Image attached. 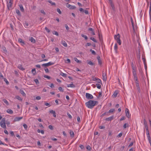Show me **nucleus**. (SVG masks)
Segmentation results:
<instances>
[{"label": "nucleus", "mask_w": 151, "mask_h": 151, "mask_svg": "<svg viewBox=\"0 0 151 151\" xmlns=\"http://www.w3.org/2000/svg\"><path fill=\"white\" fill-rule=\"evenodd\" d=\"M125 111L127 116L128 118L130 117L131 114H129V109L127 108H126Z\"/></svg>", "instance_id": "nucleus-9"}, {"label": "nucleus", "mask_w": 151, "mask_h": 151, "mask_svg": "<svg viewBox=\"0 0 151 151\" xmlns=\"http://www.w3.org/2000/svg\"><path fill=\"white\" fill-rule=\"evenodd\" d=\"M3 101L4 103H5L6 104V105H9V103L8 101L5 99H4L3 100Z\"/></svg>", "instance_id": "nucleus-30"}, {"label": "nucleus", "mask_w": 151, "mask_h": 151, "mask_svg": "<svg viewBox=\"0 0 151 151\" xmlns=\"http://www.w3.org/2000/svg\"><path fill=\"white\" fill-rule=\"evenodd\" d=\"M65 62L67 63H69L70 62V60L69 59H68L65 61Z\"/></svg>", "instance_id": "nucleus-59"}, {"label": "nucleus", "mask_w": 151, "mask_h": 151, "mask_svg": "<svg viewBox=\"0 0 151 151\" xmlns=\"http://www.w3.org/2000/svg\"><path fill=\"white\" fill-rule=\"evenodd\" d=\"M58 90H59L60 91L63 92V90L62 89V87H59L58 88Z\"/></svg>", "instance_id": "nucleus-58"}, {"label": "nucleus", "mask_w": 151, "mask_h": 151, "mask_svg": "<svg viewBox=\"0 0 151 151\" xmlns=\"http://www.w3.org/2000/svg\"><path fill=\"white\" fill-rule=\"evenodd\" d=\"M23 126L24 127V129H25V130H27V125L25 124H24L23 125Z\"/></svg>", "instance_id": "nucleus-57"}, {"label": "nucleus", "mask_w": 151, "mask_h": 151, "mask_svg": "<svg viewBox=\"0 0 151 151\" xmlns=\"http://www.w3.org/2000/svg\"><path fill=\"white\" fill-rule=\"evenodd\" d=\"M115 111V109H111L109 110V111L108 112V113H112L114 112Z\"/></svg>", "instance_id": "nucleus-41"}, {"label": "nucleus", "mask_w": 151, "mask_h": 151, "mask_svg": "<svg viewBox=\"0 0 151 151\" xmlns=\"http://www.w3.org/2000/svg\"><path fill=\"white\" fill-rule=\"evenodd\" d=\"M48 128L51 130H52L53 129V127L52 125H49L48 126Z\"/></svg>", "instance_id": "nucleus-53"}, {"label": "nucleus", "mask_w": 151, "mask_h": 151, "mask_svg": "<svg viewBox=\"0 0 151 151\" xmlns=\"http://www.w3.org/2000/svg\"><path fill=\"white\" fill-rule=\"evenodd\" d=\"M32 72L33 75H35L36 73V71L35 68H34L32 70Z\"/></svg>", "instance_id": "nucleus-39"}, {"label": "nucleus", "mask_w": 151, "mask_h": 151, "mask_svg": "<svg viewBox=\"0 0 151 151\" xmlns=\"http://www.w3.org/2000/svg\"><path fill=\"white\" fill-rule=\"evenodd\" d=\"M18 42H19L21 43L22 44V45L25 44L24 41L21 38H19L18 39Z\"/></svg>", "instance_id": "nucleus-15"}, {"label": "nucleus", "mask_w": 151, "mask_h": 151, "mask_svg": "<svg viewBox=\"0 0 151 151\" xmlns=\"http://www.w3.org/2000/svg\"><path fill=\"white\" fill-rule=\"evenodd\" d=\"M57 12L60 14H62V12L60 11V9L59 8H57Z\"/></svg>", "instance_id": "nucleus-51"}, {"label": "nucleus", "mask_w": 151, "mask_h": 151, "mask_svg": "<svg viewBox=\"0 0 151 151\" xmlns=\"http://www.w3.org/2000/svg\"><path fill=\"white\" fill-rule=\"evenodd\" d=\"M120 35L118 34L114 36V39L120 45L121 44V42L120 40Z\"/></svg>", "instance_id": "nucleus-2"}, {"label": "nucleus", "mask_w": 151, "mask_h": 151, "mask_svg": "<svg viewBox=\"0 0 151 151\" xmlns=\"http://www.w3.org/2000/svg\"><path fill=\"white\" fill-rule=\"evenodd\" d=\"M45 105L46 106H48L49 107H50V104L47 102L45 103Z\"/></svg>", "instance_id": "nucleus-63"}, {"label": "nucleus", "mask_w": 151, "mask_h": 151, "mask_svg": "<svg viewBox=\"0 0 151 151\" xmlns=\"http://www.w3.org/2000/svg\"><path fill=\"white\" fill-rule=\"evenodd\" d=\"M23 119V117H16L14 119V121H19L21 119Z\"/></svg>", "instance_id": "nucleus-14"}, {"label": "nucleus", "mask_w": 151, "mask_h": 151, "mask_svg": "<svg viewBox=\"0 0 151 151\" xmlns=\"http://www.w3.org/2000/svg\"><path fill=\"white\" fill-rule=\"evenodd\" d=\"M52 33H53V34L54 35H56L57 36H58V33L56 31H53Z\"/></svg>", "instance_id": "nucleus-49"}, {"label": "nucleus", "mask_w": 151, "mask_h": 151, "mask_svg": "<svg viewBox=\"0 0 151 151\" xmlns=\"http://www.w3.org/2000/svg\"><path fill=\"white\" fill-rule=\"evenodd\" d=\"M118 91H115L113 95V97H114L115 98L116 97L118 94Z\"/></svg>", "instance_id": "nucleus-23"}, {"label": "nucleus", "mask_w": 151, "mask_h": 151, "mask_svg": "<svg viewBox=\"0 0 151 151\" xmlns=\"http://www.w3.org/2000/svg\"><path fill=\"white\" fill-rule=\"evenodd\" d=\"M134 79L135 81L138 80L137 75L134 76Z\"/></svg>", "instance_id": "nucleus-54"}, {"label": "nucleus", "mask_w": 151, "mask_h": 151, "mask_svg": "<svg viewBox=\"0 0 151 151\" xmlns=\"http://www.w3.org/2000/svg\"><path fill=\"white\" fill-rule=\"evenodd\" d=\"M18 68L22 70H24L25 69L24 68L22 67V65L20 64L18 65Z\"/></svg>", "instance_id": "nucleus-20"}, {"label": "nucleus", "mask_w": 151, "mask_h": 151, "mask_svg": "<svg viewBox=\"0 0 151 151\" xmlns=\"http://www.w3.org/2000/svg\"><path fill=\"white\" fill-rule=\"evenodd\" d=\"M19 7L20 10L23 12H24V9L22 5L21 4L19 5Z\"/></svg>", "instance_id": "nucleus-26"}, {"label": "nucleus", "mask_w": 151, "mask_h": 151, "mask_svg": "<svg viewBox=\"0 0 151 151\" xmlns=\"http://www.w3.org/2000/svg\"><path fill=\"white\" fill-rule=\"evenodd\" d=\"M86 98L88 99H92L93 98V96L91 94L88 93H86Z\"/></svg>", "instance_id": "nucleus-7"}, {"label": "nucleus", "mask_w": 151, "mask_h": 151, "mask_svg": "<svg viewBox=\"0 0 151 151\" xmlns=\"http://www.w3.org/2000/svg\"><path fill=\"white\" fill-rule=\"evenodd\" d=\"M20 92L24 96H26V94L24 92V91L23 90H20Z\"/></svg>", "instance_id": "nucleus-32"}, {"label": "nucleus", "mask_w": 151, "mask_h": 151, "mask_svg": "<svg viewBox=\"0 0 151 151\" xmlns=\"http://www.w3.org/2000/svg\"><path fill=\"white\" fill-rule=\"evenodd\" d=\"M16 12L18 15H21V13H20L18 9H17L16 10Z\"/></svg>", "instance_id": "nucleus-45"}, {"label": "nucleus", "mask_w": 151, "mask_h": 151, "mask_svg": "<svg viewBox=\"0 0 151 151\" xmlns=\"http://www.w3.org/2000/svg\"><path fill=\"white\" fill-rule=\"evenodd\" d=\"M54 64V63L52 62H50L47 63L43 64L42 65L43 67H47L53 65Z\"/></svg>", "instance_id": "nucleus-5"}, {"label": "nucleus", "mask_w": 151, "mask_h": 151, "mask_svg": "<svg viewBox=\"0 0 151 151\" xmlns=\"http://www.w3.org/2000/svg\"><path fill=\"white\" fill-rule=\"evenodd\" d=\"M127 127H128V124L125 123V124H124V125H123V127L124 128H126Z\"/></svg>", "instance_id": "nucleus-55"}, {"label": "nucleus", "mask_w": 151, "mask_h": 151, "mask_svg": "<svg viewBox=\"0 0 151 151\" xmlns=\"http://www.w3.org/2000/svg\"><path fill=\"white\" fill-rule=\"evenodd\" d=\"M117 46L116 43L115 44L114 46V49L116 52L117 49Z\"/></svg>", "instance_id": "nucleus-47"}, {"label": "nucleus", "mask_w": 151, "mask_h": 151, "mask_svg": "<svg viewBox=\"0 0 151 151\" xmlns=\"http://www.w3.org/2000/svg\"><path fill=\"white\" fill-rule=\"evenodd\" d=\"M61 44L63 45V46H65V47H67V45L66 42L63 40H62L61 41Z\"/></svg>", "instance_id": "nucleus-18"}, {"label": "nucleus", "mask_w": 151, "mask_h": 151, "mask_svg": "<svg viewBox=\"0 0 151 151\" xmlns=\"http://www.w3.org/2000/svg\"><path fill=\"white\" fill-rule=\"evenodd\" d=\"M44 77L45 78H47L48 79L50 78V76L46 75H45L44 76Z\"/></svg>", "instance_id": "nucleus-52"}, {"label": "nucleus", "mask_w": 151, "mask_h": 151, "mask_svg": "<svg viewBox=\"0 0 151 151\" xmlns=\"http://www.w3.org/2000/svg\"><path fill=\"white\" fill-rule=\"evenodd\" d=\"M49 112L51 114H53V116L55 117H56V113L54 111L52 110H50L49 111Z\"/></svg>", "instance_id": "nucleus-13"}, {"label": "nucleus", "mask_w": 151, "mask_h": 151, "mask_svg": "<svg viewBox=\"0 0 151 151\" xmlns=\"http://www.w3.org/2000/svg\"><path fill=\"white\" fill-rule=\"evenodd\" d=\"M86 149L90 150H91V147L90 146H89V145H88L87 146H86Z\"/></svg>", "instance_id": "nucleus-56"}, {"label": "nucleus", "mask_w": 151, "mask_h": 151, "mask_svg": "<svg viewBox=\"0 0 151 151\" xmlns=\"http://www.w3.org/2000/svg\"><path fill=\"white\" fill-rule=\"evenodd\" d=\"M3 79H4V81L5 82L7 85H8L9 84V82L5 78H4Z\"/></svg>", "instance_id": "nucleus-46"}, {"label": "nucleus", "mask_w": 151, "mask_h": 151, "mask_svg": "<svg viewBox=\"0 0 151 151\" xmlns=\"http://www.w3.org/2000/svg\"><path fill=\"white\" fill-rule=\"evenodd\" d=\"M68 87L74 88L75 87L73 82H71L70 84H68Z\"/></svg>", "instance_id": "nucleus-17"}, {"label": "nucleus", "mask_w": 151, "mask_h": 151, "mask_svg": "<svg viewBox=\"0 0 151 151\" xmlns=\"http://www.w3.org/2000/svg\"><path fill=\"white\" fill-rule=\"evenodd\" d=\"M135 83H136V86L137 87L138 91L139 92H140V89L139 83L138 80L135 81Z\"/></svg>", "instance_id": "nucleus-6"}, {"label": "nucleus", "mask_w": 151, "mask_h": 151, "mask_svg": "<svg viewBox=\"0 0 151 151\" xmlns=\"http://www.w3.org/2000/svg\"><path fill=\"white\" fill-rule=\"evenodd\" d=\"M114 119V116H112L110 117H109L108 118H106L105 120L106 121H111L112 120Z\"/></svg>", "instance_id": "nucleus-11"}, {"label": "nucleus", "mask_w": 151, "mask_h": 151, "mask_svg": "<svg viewBox=\"0 0 151 151\" xmlns=\"http://www.w3.org/2000/svg\"><path fill=\"white\" fill-rule=\"evenodd\" d=\"M81 36L85 38V40H87L88 39V38L84 34H82L81 35Z\"/></svg>", "instance_id": "nucleus-34"}, {"label": "nucleus", "mask_w": 151, "mask_h": 151, "mask_svg": "<svg viewBox=\"0 0 151 151\" xmlns=\"http://www.w3.org/2000/svg\"><path fill=\"white\" fill-rule=\"evenodd\" d=\"M98 103V102L97 101L89 100L88 102H86L85 104L88 108L92 109L95 105H97Z\"/></svg>", "instance_id": "nucleus-1"}, {"label": "nucleus", "mask_w": 151, "mask_h": 151, "mask_svg": "<svg viewBox=\"0 0 151 151\" xmlns=\"http://www.w3.org/2000/svg\"><path fill=\"white\" fill-rule=\"evenodd\" d=\"M90 39L91 40H92L94 42H97V41L94 37H91L90 38Z\"/></svg>", "instance_id": "nucleus-29"}, {"label": "nucleus", "mask_w": 151, "mask_h": 151, "mask_svg": "<svg viewBox=\"0 0 151 151\" xmlns=\"http://www.w3.org/2000/svg\"><path fill=\"white\" fill-rule=\"evenodd\" d=\"M91 43H87L86 45V47H87V46H90L91 45Z\"/></svg>", "instance_id": "nucleus-62"}, {"label": "nucleus", "mask_w": 151, "mask_h": 151, "mask_svg": "<svg viewBox=\"0 0 151 151\" xmlns=\"http://www.w3.org/2000/svg\"><path fill=\"white\" fill-rule=\"evenodd\" d=\"M90 51L94 55H96V52H95V51L93 50H92L91 49L90 50Z\"/></svg>", "instance_id": "nucleus-43"}, {"label": "nucleus", "mask_w": 151, "mask_h": 151, "mask_svg": "<svg viewBox=\"0 0 151 151\" xmlns=\"http://www.w3.org/2000/svg\"><path fill=\"white\" fill-rule=\"evenodd\" d=\"M48 2L51 4L52 5H55V4L54 2H52L51 1L49 0Z\"/></svg>", "instance_id": "nucleus-48"}, {"label": "nucleus", "mask_w": 151, "mask_h": 151, "mask_svg": "<svg viewBox=\"0 0 151 151\" xmlns=\"http://www.w3.org/2000/svg\"><path fill=\"white\" fill-rule=\"evenodd\" d=\"M102 77L104 81H106V80L107 77L105 74L103 73Z\"/></svg>", "instance_id": "nucleus-21"}, {"label": "nucleus", "mask_w": 151, "mask_h": 151, "mask_svg": "<svg viewBox=\"0 0 151 151\" xmlns=\"http://www.w3.org/2000/svg\"><path fill=\"white\" fill-rule=\"evenodd\" d=\"M142 59L143 60V62L144 64L146 63V59L145 58V57L144 56V57H142Z\"/></svg>", "instance_id": "nucleus-40"}, {"label": "nucleus", "mask_w": 151, "mask_h": 151, "mask_svg": "<svg viewBox=\"0 0 151 151\" xmlns=\"http://www.w3.org/2000/svg\"><path fill=\"white\" fill-rule=\"evenodd\" d=\"M149 14L150 18H151V3H150V9H149Z\"/></svg>", "instance_id": "nucleus-33"}, {"label": "nucleus", "mask_w": 151, "mask_h": 151, "mask_svg": "<svg viewBox=\"0 0 151 151\" xmlns=\"http://www.w3.org/2000/svg\"><path fill=\"white\" fill-rule=\"evenodd\" d=\"M70 136L71 137H74V132H73V131H72L70 130Z\"/></svg>", "instance_id": "nucleus-27"}, {"label": "nucleus", "mask_w": 151, "mask_h": 151, "mask_svg": "<svg viewBox=\"0 0 151 151\" xmlns=\"http://www.w3.org/2000/svg\"><path fill=\"white\" fill-rule=\"evenodd\" d=\"M96 82L98 83H101V80L98 78L97 79V80H96Z\"/></svg>", "instance_id": "nucleus-50"}, {"label": "nucleus", "mask_w": 151, "mask_h": 151, "mask_svg": "<svg viewBox=\"0 0 151 151\" xmlns=\"http://www.w3.org/2000/svg\"><path fill=\"white\" fill-rule=\"evenodd\" d=\"M109 3L110 4L112 10L114 11H115V8L114 4L113 3L112 0H108Z\"/></svg>", "instance_id": "nucleus-4"}, {"label": "nucleus", "mask_w": 151, "mask_h": 151, "mask_svg": "<svg viewBox=\"0 0 151 151\" xmlns=\"http://www.w3.org/2000/svg\"><path fill=\"white\" fill-rule=\"evenodd\" d=\"M66 5L67 7L69 8L70 9H74L76 8V6L71 5L68 3L66 4Z\"/></svg>", "instance_id": "nucleus-8"}, {"label": "nucleus", "mask_w": 151, "mask_h": 151, "mask_svg": "<svg viewBox=\"0 0 151 151\" xmlns=\"http://www.w3.org/2000/svg\"><path fill=\"white\" fill-rule=\"evenodd\" d=\"M6 112L9 113L10 114H13V112L12 110L11 109H8L6 110Z\"/></svg>", "instance_id": "nucleus-19"}, {"label": "nucleus", "mask_w": 151, "mask_h": 151, "mask_svg": "<svg viewBox=\"0 0 151 151\" xmlns=\"http://www.w3.org/2000/svg\"><path fill=\"white\" fill-rule=\"evenodd\" d=\"M29 40L33 43H35L36 42L35 40L32 37H31L29 39Z\"/></svg>", "instance_id": "nucleus-12"}, {"label": "nucleus", "mask_w": 151, "mask_h": 151, "mask_svg": "<svg viewBox=\"0 0 151 151\" xmlns=\"http://www.w3.org/2000/svg\"><path fill=\"white\" fill-rule=\"evenodd\" d=\"M131 66L132 68V70H136V68L135 67V65H134L133 64V62H131Z\"/></svg>", "instance_id": "nucleus-22"}, {"label": "nucleus", "mask_w": 151, "mask_h": 151, "mask_svg": "<svg viewBox=\"0 0 151 151\" xmlns=\"http://www.w3.org/2000/svg\"><path fill=\"white\" fill-rule=\"evenodd\" d=\"M132 74L133 76H137V73L136 71V70H132Z\"/></svg>", "instance_id": "nucleus-35"}, {"label": "nucleus", "mask_w": 151, "mask_h": 151, "mask_svg": "<svg viewBox=\"0 0 151 151\" xmlns=\"http://www.w3.org/2000/svg\"><path fill=\"white\" fill-rule=\"evenodd\" d=\"M147 135L149 142H150L151 141V140L150 137V134H147Z\"/></svg>", "instance_id": "nucleus-37"}, {"label": "nucleus", "mask_w": 151, "mask_h": 151, "mask_svg": "<svg viewBox=\"0 0 151 151\" xmlns=\"http://www.w3.org/2000/svg\"><path fill=\"white\" fill-rule=\"evenodd\" d=\"M79 11L81 12H84V9L82 8H80Z\"/></svg>", "instance_id": "nucleus-64"}, {"label": "nucleus", "mask_w": 151, "mask_h": 151, "mask_svg": "<svg viewBox=\"0 0 151 151\" xmlns=\"http://www.w3.org/2000/svg\"><path fill=\"white\" fill-rule=\"evenodd\" d=\"M65 27L66 30L68 31V30L69 29V28L68 27V25L67 24H65Z\"/></svg>", "instance_id": "nucleus-61"}, {"label": "nucleus", "mask_w": 151, "mask_h": 151, "mask_svg": "<svg viewBox=\"0 0 151 151\" xmlns=\"http://www.w3.org/2000/svg\"><path fill=\"white\" fill-rule=\"evenodd\" d=\"M97 58L98 60L99 64L101 65L102 64V61L100 59V57L99 56H98L97 57Z\"/></svg>", "instance_id": "nucleus-10"}, {"label": "nucleus", "mask_w": 151, "mask_h": 151, "mask_svg": "<svg viewBox=\"0 0 151 151\" xmlns=\"http://www.w3.org/2000/svg\"><path fill=\"white\" fill-rule=\"evenodd\" d=\"M74 60L75 61H76V62L78 63H81V61L78 60L77 58H74Z\"/></svg>", "instance_id": "nucleus-38"}, {"label": "nucleus", "mask_w": 151, "mask_h": 151, "mask_svg": "<svg viewBox=\"0 0 151 151\" xmlns=\"http://www.w3.org/2000/svg\"><path fill=\"white\" fill-rule=\"evenodd\" d=\"M45 29L46 30L47 32H50V30L47 27H45Z\"/></svg>", "instance_id": "nucleus-60"}, {"label": "nucleus", "mask_w": 151, "mask_h": 151, "mask_svg": "<svg viewBox=\"0 0 151 151\" xmlns=\"http://www.w3.org/2000/svg\"><path fill=\"white\" fill-rule=\"evenodd\" d=\"M34 81H35L36 84L37 85L39 84V81L37 79H36L34 80Z\"/></svg>", "instance_id": "nucleus-36"}, {"label": "nucleus", "mask_w": 151, "mask_h": 151, "mask_svg": "<svg viewBox=\"0 0 151 151\" xmlns=\"http://www.w3.org/2000/svg\"><path fill=\"white\" fill-rule=\"evenodd\" d=\"M96 86L97 88L99 89H100L101 87V85L99 83H96Z\"/></svg>", "instance_id": "nucleus-31"}, {"label": "nucleus", "mask_w": 151, "mask_h": 151, "mask_svg": "<svg viewBox=\"0 0 151 151\" xmlns=\"http://www.w3.org/2000/svg\"><path fill=\"white\" fill-rule=\"evenodd\" d=\"M5 119L4 118H2L0 122V125L1 127L4 129H6V127L5 123Z\"/></svg>", "instance_id": "nucleus-3"}, {"label": "nucleus", "mask_w": 151, "mask_h": 151, "mask_svg": "<svg viewBox=\"0 0 151 151\" xmlns=\"http://www.w3.org/2000/svg\"><path fill=\"white\" fill-rule=\"evenodd\" d=\"M13 3H10L9 2L7 4V7L8 9H9L11 8L12 7V5Z\"/></svg>", "instance_id": "nucleus-16"}, {"label": "nucleus", "mask_w": 151, "mask_h": 151, "mask_svg": "<svg viewBox=\"0 0 151 151\" xmlns=\"http://www.w3.org/2000/svg\"><path fill=\"white\" fill-rule=\"evenodd\" d=\"M16 98L17 99H18L19 100L22 101V99L19 96H16Z\"/></svg>", "instance_id": "nucleus-42"}, {"label": "nucleus", "mask_w": 151, "mask_h": 151, "mask_svg": "<svg viewBox=\"0 0 151 151\" xmlns=\"http://www.w3.org/2000/svg\"><path fill=\"white\" fill-rule=\"evenodd\" d=\"M108 114H109V113H108V112H104V113L102 114L101 115V116L103 117V116H104L105 115H108Z\"/></svg>", "instance_id": "nucleus-44"}, {"label": "nucleus", "mask_w": 151, "mask_h": 151, "mask_svg": "<svg viewBox=\"0 0 151 151\" xmlns=\"http://www.w3.org/2000/svg\"><path fill=\"white\" fill-rule=\"evenodd\" d=\"M60 75H61V76H63V77H66L67 76V74L64 73H63L62 72H61L60 73Z\"/></svg>", "instance_id": "nucleus-28"}, {"label": "nucleus", "mask_w": 151, "mask_h": 151, "mask_svg": "<svg viewBox=\"0 0 151 151\" xmlns=\"http://www.w3.org/2000/svg\"><path fill=\"white\" fill-rule=\"evenodd\" d=\"M144 124L145 125V128H148V127L147 126V122L146 121L145 119H144Z\"/></svg>", "instance_id": "nucleus-24"}, {"label": "nucleus", "mask_w": 151, "mask_h": 151, "mask_svg": "<svg viewBox=\"0 0 151 151\" xmlns=\"http://www.w3.org/2000/svg\"><path fill=\"white\" fill-rule=\"evenodd\" d=\"M87 63L88 64L91 65H94V64L92 62V61L91 60H87Z\"/></svg>", "instance_id": "nucleus-25"}]
</instances>
